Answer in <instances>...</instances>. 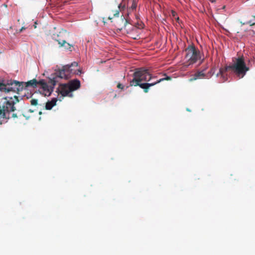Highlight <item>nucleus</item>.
I'll return each mask as SVG.
<instances>
[{
  "mask_svg": "<svg viewBox=\"0 0 255 255\" xmlns=\"http://www.w3.org/2000/svg\"><path fill=\"white\" fill-rule=\"evenodd\" d=\"M133 78L130 81V86H139L143 89L145 93H147L150 87L156 84V81L148 83H141L142 81L149 82L151 79L155 78L156 76H153L149 72V69L144 67L137 68L133 74Z\"/></svg>",
  "mask_w": 255,
  "mask_h": 255,
  "instance_id": "f257e3e1",
  "label": "nucleus"
},
{
  "mask_svg": "<svg viewBox=\"0 0 255 255\" xmlns=\"http://www.w3.org/2000/svg\"><path fill=\"white\" fill-rule=\"evenodd\" d=\"M18 102L19 99L17 96L0 98V119L17 118L18 116L14 112L16 110L14 105Z\"/></svg>",
  "mask_w": 255,
  "mask_h": 255,
  "instance_id": "f03ea898",
  "label": "nucleus"
},
{
  "mask_svg": "<svg viewBox=\"0 0 255 255\" xmlns=\"http://www.w3.org/2000/svg\"><path fill=\"white\" fill-rule=\"evenodd\" d=\"M229 70H232L238 76L241 75L242 78L245 75L246 72L249 70V68L246 66L244 58L243 56L239 57L236 59V61L232 65L227 66L224 68H221L217 76L221 75L225 79L224 74Z\"/></svg>",
  "mask_w": 255,
  "mask_h": 255,
  "instance_id": "7ed1b4c3",
  "label": "nucleus"
},
{
  "mask_svg": "<svg viewBox=\"0 0 255 255\" xmlns=\"http://www.w3.org/2000/svg\"><path fill=\"white\" fill-rule=\"evenodd\" d=\"M185 64L187 66L192 65L198 60H201L200 64H201L204 60V58H202L200 51L194 45L188 46L185 49Z\"/></svg>",
  "mask_w": 255,
  "mask_h": 255,
  "instance_id": "20e7f679",
  "label": "nucleus"
},
{
  "mask_svg": "<svg viewBox=\"0 0 255 255\" xmlns=\"http://www.w3.org/2000/svg\"><path fill=\"white\" fill-rule=\"evenodd\" d=\"M57 76L49 79L48 83L43 79L38 81V86H40L39 91L45 96H49L53 91L54 88L58 82Z\"/></svg>",
  "mask_w": 255,
  "mask_h": 255,
  "instance_id": "39448f33",
  "label": "nucleus"
},
{
  "mask_svg": "<svg viewBox=\"0 0 255 255\" xmlns=\"http://www.w3.org/2000/svg\"><path fill=\"white\" fill-rule=\"evenodd\" d=\"M21 82L15 80L7 81L6 83H0V91L5 92H13L19 94L23 90Z\"/></svg>",
  "mask_w": 255,
  "mask_h": 255,
  "instance_id": "423d86ee",
  "label": "nucleus"
},
{
  "mask_svg": "<svg viewBox=\"0 0 255 255\" xmlns=\"http://www.w3.org/2000/svg\"><path fill=\"white\" fill-rule=\"evenodd\" d=\"M77 67L78 63L74 62L71 65L64 66L62 69L59 70L56 72L57 76L60 78L68 79L70 78L71 74L73 73V70L71 67Z\"/></svg>",
  "mask_w": 255,
  "mask_h": 255,
  "instance_id": "0eeeda50",
  "label": "nucleus"
},
{
  "mask_svg": "<svg viewBox=\"0 0 255 255\" xmlns=\"http://www.w3.org/2000/svg\"><path fill=\"white\" fill-rule=\"evenodd\" d=\"M57 91L59 94H60L63 97L68 96L72 97L73 95L72 92L70 90L69 86L67 84H60L57 89Z\"/></svg>",
  "mask_w": 255,
  "mask_h": 255,
  "instance_id": "6e6552de",
  "label": "nucleus"
},
{
  "mask_svg": "<svg viewBox=\"0 0 255 255\" xmlns=\"http://www.w3.org/2000/svg\"><path fill=\"white\" fill-rule=\"evenodd\" d=\"M65 33L60 32L57 35H53V38L58 42L60 47H62L66 43V38L64 37Z\"/></svg>",
  "mask_w": 255,
  "mask_h": 255,
  "instance_id": "1a4fd4ad",
  "label": "nucleus"
},
{
  "mask_svg": "<svg viewBox=\"0 0 255 255\" xmlns=\"http://www.w3.org/2000/svg\"><path fill=\"white\" fill-rule=\"evenodd\" d=\"M67 84L72 92L79 89L81 86L80 81L78 79L71 80Z\"/></svg>",
  "mask_w": 255,
  "mask_h": 255,
  "instance_id": "9d476101",
  "label": "nucleus"
},
{
  "mask_svg": "<svg viewBox=\"0 0 255 255\" xmlns=\"http://www.w3.org/2000/svg\"><path fill=\"white\" fill-rule=\"evenodd\" d=\"M38 81L36 79H33L26 82H21V84L22 85L23 90L29 87L32 88H36L38 86Z\"/></svg>",
  "mask_w": 255,
  "mask_h": 255,
  "instance_id": "9b49d317",
  "label": "nucleus"
},
{
  "mask_svg": "<svg viewBox=\"0 0 255 255\" xmlns=\"http://www.w3.org/2000/svg\"><path fill=\"white\" fill-rule=\"evenodd\" d=\"M204 70H205V69H204L201 71L196 72L194 74V77L190 79V81L196 80L198 79H201V78H208V76H207L206 75V74H205Z\"/></svg>",
  "mask_w": 255,
  "mask_h": 255,
  "instance_id": "f8f14e48",
  "label": "nucleus"
},
{
  "mask_svg": "<svg viewBox=\"0 0 255 255\" xmlns=\"http://www.w3.org/2000/svg\"><path fill=\"white\" fill-rule=\"evenodd\" d=\"M57 101L56 98H53L51 101H48L46 103L45 109L48 110H51L54 106L56 105Z\"/></svg>",
  "mask_w": 255,
  "mask_h": 255,
  "instance_id": "ddd939ff",
  "label": "nucleus"
},
{
  "mask_svg": "<svg viewBox=\"0 0 255 255\" xmlns=\"http://www.w3.org/2000/svg\"><path fill=\"white\" fill-rule=\"evenodd\" d=\"M171 79V77L166 76V77H165V78H161V79H159V80H157L156 81V84H157L159 83H160L161 82L163 81H164V80H170Z\"/></svg>",
  "mask_w": 255,
  "mask_h": 255,
  "instance_id": "4468645a",
  "label": "nucleus"
},
{
  "mask_svg": "<svg viewBox=\"0 0 255 255\" xmlns=\"http://www.w3.org/2000/svg\"><path fill=\"white\" fill-rule=\"evenodd\" d=\"M136 6H137V4H136V1L135 0H132V4L130 6V8L132 9H135L136 7Z\"/></svg>",
  "mask_w": 255,
  "mask_h": 255,
  "instance_id": "2eb2a0df",
  "label": "nucleus"
},
{
  "mask_svg": "<svg viewBox=\"0 0 255 255\" xmlns=\"http://www.w3.org/2000/svg\"><path fill=\"white\" fill-rule=\"evenodd\" d=\"M37 100L33 99L31 100L30 104L33 106H36L37 105Z\"/></svg>",
  "mask_w": 255,
  "mask_h": 255,
  "instance_id": "dca6fc26",
  "label": "nucleus"
},
{
  "mask_svg": "<svg viewBox=\"0 0 255 255\" xmlns=\"http://www.w3.org/2000/svg\"><path fill=\"white\" fill-rule=\"evenodd\" d=\"M71 46H72V45L71 44H70L69 43H67L66 41V43L62 47H64L66 49H70L71 48Z\"/></svg>",
  "mask_w": 255,
  "mask_h": 255,
  "instance_id": "f3484780",
  "label": "nucleus"
},
{
  "mask_svg": "<svg viewBox=\"0 0 255 255\" xmlns=\"http://www.w3.org/2000/svg\"><path fill=\"white\" fill-rule=\"evenodd\" d=\"M117 87L119 88V89H123L124 88V86L121 83H119L117 85Z\"/></svg>",
  "mask_w": 255,
  "mask_h": 255,
  "instance_id": "a211bd4d",
  "label": "nucleus"
},
{
  "mask_svg": "<svg viewBox=\"0 0 255 255\" xmlns=\"http://www.w3.org/2000/svg\"><path fill=\"white\" fill-rule=\"evenodd\" d=\"M119 14V11L118 10H116L115 12L114 13V15L115 16H118Z\"/></svg>",
  "mask_w": 255,
  "mask_h": 255,
  "instance_id": "6ab92c4d",
  "label": "nucleus"
},
{
  "mask_svg": "<svg viewBox=\"0 0 255 255\" xmlns=\"http://www.w3.org/2000/svg\"><path fill=\"white\" fill-rule=\"evenodd\" d=\"M247 23L249 24L250 25V26H253V25H255V22H253L252 21V20H250Z\"/></svg>",
  "mask_w": 255,
  "mask_h": 255,
  "instance_id": "aec40b11",
  "label": "nucleus"
},
{
  "mask_svg": "<svg viewBox=\"0 0 255 255\" xmlns=\"http://www.w3.org/2000/svg\"><path fill=\"white\" fill-rule=\"evenodd\" d=\"M26 28L24 26L22 27L20 30H19V32H21L23 30L25 29Z\"/></svg>",
  "mask_w": 255,
  "mask_h": 255,
  "instance_id": "412c9836",
  "label": "nucleus"
},
{
  "mask_svg": "<svg viewBox=\"0 0 255 255\" xmlns=\"http://www.w3.org/2000/svg\"><path fill=\"white\" fill-rule=\"evenodd\" d=\"M143 25V24L142 23H141V24H139V26L138 27L139 28H143V26H142Z\"/></svg>",
  "mask_w": 255,
  "mask_h": 255,
  "instance_id": "4be33fe9",
  "label": "nucleus"
},
{
  "mask_svg": "<svg viewBox=\"0 0 255 255\" xmlns=\"http://www.w3.org/2000/svg\"><path fill=\"white\" fill-rule=\"evenodd\" d=\"M122 20L123 21H124L125 25L127 24V20H126V19L124 20V19H122Z\"/></svg>",
  "mask_w": 255,
  "mask_h": 255,
  "instance_id": "5701e85b",
  "label": "nucleus"
},
{
  "mask_svg": "<svg viewBox=\"0 0 255 255\" xmlns=\"http://www.w3.org/2000/svg\"><path fill=\"white\" fill-rule=\"evenodd\" d=\"M211 2H213L216 1V0H210Z\"/></svg>",
  "mask_w": 255,
  "mask_h": 255,
  "instance_id": "b1692460",
  "label": "nucleus"
},
{
  "mask_svg": "<svg viewBox=\"0 0 255 255\" xmlns=\"http://www.w3.org/2000/svg\"><path fill=\"white\" fill-rule=\"evenodd\" d=\"M213 70V69H211V71L210 72V75L212 74Z\"/></svg>",
  "mask_w": 255,
  "mask_h": 255,
  "instance_id": "393cba45",
  "label": "nucleus"
},
{
  "mask_svg": "<svg viewBox=\"0 0 255 255\" xmlns=\"http://www.w3.org/2000/svg\"><path fill=\"white\" fill-rule=\"evenodd\" d=\"M17 21H18V22H20V19H18L17 20Z\"/></svg>",
  "mask_w": 255,
  "mask_h": 255,
  "instance_id": "a878e982",
  "label": "nucleus"
},
{
  "mask_svg": "<svg viewBox=\"0 0 255 255\" xmlns=\"http://www.w3.org/2000/svg\"><path fill=\"white\" fill-rule=\"evenodd\" d=\"M41 113H41V112H39V114L40 115H41Z\"/></svg>",
  "mask_w": 255,
  "mask_h": 255,
  "instance_id": "bb28decb",
  "label": "nucleus"
},
{
  "mask_svg": "<svg viewBox=\"0 0 255 255\" xmlns=\"http://www.w3.org/2000/svg\"><path fill=\"white\" fill-rule=\"evenodd\" d=\"M253 17L255 19V15L253 16Z\"/></svg>",
  "mask_w": 255,
  "mask_h": 255,
  "instance_id": "cd10ccee",
  "label": "nucleus"
}]
</instances>
